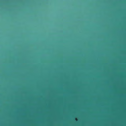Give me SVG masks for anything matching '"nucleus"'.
Instances as JSON below:
<instances>
[{
  "instance_id": "f257e3e1",
  "label": "nucleus",
  "mask_w": 126,
  "mask_h": 126,
  "mask_svg": "<svg viewBox=\"0 0 126 126\" xmlns=\"http://www.w3.org/2000/svg\"><path fill=\"white\" fill-rule=\"evenodd\" d=\"M85 95H83L85 97V126H87V46H85Z\"/></svg>"
},
{
  "instance_id": "f03ea898",
  "label": "nucleus",
  "mask_w": 126,
  "mask_h": 126,
  "mask_svg": "<svg viewBox=\"0 0 126 126\" xmlns=\"http://www.w3.org/2000/svg\"><path fill=\"white\" fill-rule=\"evenodd\" d=\"M87 95V97L89 95Z\"/></svg>"
},
{
  "instance_id": "7ed1b4c3",
  "label": "nucleus",
  "mask_w": 126,
  "mask_h": 126,
  "mask_svg": "<svg viewBox=\"0 0 126 126\" xmlns=\"http://www.w3.org/2000/svg\"><path fill=\"white\" fill-rule=\"evenodd\" d=\"M75 119L76 121H77L78 120V119L77 118H76Z\"/></svg>"
}]
</instances>
